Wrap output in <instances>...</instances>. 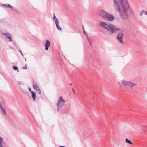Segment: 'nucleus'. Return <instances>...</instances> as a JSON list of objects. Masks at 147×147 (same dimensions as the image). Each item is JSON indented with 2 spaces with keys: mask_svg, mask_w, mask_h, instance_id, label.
<instances>
[{
  "mask_svg": "<svg viewBox=\"0 0 147 147\" xmlns=\"http://www.w3.org/2000/svg\"><path fill=\"white\" fill-rule=\"evenodd\" d=\"M72 90L74 94H75V92L73 88H72Z\"/></svg>",
  "mask_w": 147,
  "mask_h": 147,
  "instance_id": "obj_26",
  "label": "nucleus"
},
{
  "mask_svg": "<svg viewBox=\"0 0 147 147\" xmlns=\"http://www.w3.org/2000/svg\"><path fill=\"white\" fill-rule=\"evenodd\" d=\"M59 147H65L64 146H60Z\"/></svg>",
  "mask_w": 147,
  "mask_h": 147,
  "instance_id": "obj_32",
  "label": "nucleus"
},
{
  "mask_svg": "<svg viewBox=\"0 0 147 147\" xmlns=\"http://www.w3.org/2000/svg\"><path fill=\"white\" fill-rule=\"evenodd\" d=\"M6 38L8 39L9 40V41L11 42V41H12L11 38L10 36H9L8 35H6Z\"/></svg>",
  "mask_w": 147,
  "mask_h": 147,
  "instance_id": "obj_17",
  "label": "nucleus"
},
{
  "mask_svg": "<svg viewBox=\"0 0 147 147\" xmlns=\"http://www.w3.org/2000/svg\"><path fill=\"white\" fill-rule=\"evenodd\" d=\"M13 68L15 70H17L18 69V67L16 66H13Z\"/></svg>",
  "mask_w": 147,
  "mask_h": 147,
  "instance_id": "obj_22",
  "label": "nucleus"
},
{
  "mask_svg": "<svg viewBox=\"0 0 147 147\" xmlns=\"http://www.w3.org/2000/svg\"><path fill=\"white\" fill-rule=\"evenodd\" d=\"M66 102L65 100L63 99L62 96H61L59 98L57 101V111H59L64 105Z\"/></svg>",
  "mask_w": 147,
  "mask_h": 147,
  "instance_id": "obj_4",
  "label": "nucleus"
},
{
  "mask_svg": "<svg viewBox=\"0 0 147 147\" xmlns=\"http://www.w3.org/2000/svg\"><path fill=\"white\" fill-rule=\"evenodd\" d=\"M113 5L115 10L118 12L123 19L127 20L128 16L127 13L129 8L127 0H113Z\"/></svg>",
  "mask_w": 147,
  "mask_h": 147,
  "instance_id": "obj_1",
  "label": "nucleus"
},
{
  "mask_svg": "<svg viewBox=\"0 0 147 147\" xmlns=\"http://www.w3.org/2000/svg\"><path fill=\"white\" fill-rule=\"evenodd\" d=\"M3 5H5L7 7H8L9 8H12V6L10 5L9 4H5Z\"/></svg>",
  "mask_w": 147,
  "mask_h": 147,
  "instance_id": "obj_16",
  "label": "nucleus"
},
{
  "mask_svg": "<svg viewBox=\"0 0 147 147\" xmlns=\"http://www.w3.org/2000/svg\"><path fill=\"white\" fill-rule=\"evenodd\" d=\"M137 84L135 83H133L129 82L128 86H129L131 89H133V87L136 86Z\"/></svg>",
  "mask_w": 147,
  "mask_h": 147,
  "instance_id": "obj_7",
  "label": "nucleus"
},
{
  "mask_svg": "<svg viewBox=\"0 0 147 147\" xmlns=\"http://www.w3.org/2000/svg\"><path fill=\"white\" fill-rule=\"evenodd\" d=\"M87 39H88V41H90V40L89 39V38L88 37H87Z\"/></svg>",
  "mask_w": 147,
  "mask_h": 147,
  "instance_id": "obj_30",
  "label": "nucleus"
},
{
  "mask_svg": "<svg viewBox=\"0 0 147 147\" xmlns=\"http://www.w3.org/2000/svg\"><path fill=\"white\" fill-rule=\"evenodd\" d=\"M53 19L55 21V23L59 22L55 16V14H54Z\"/></svg>",
  "mask_w": 147,
  "mask_h": 147,
  "instance_id": "obj_13",
  "label": "nucleus"
},
{
  "mask_svg": "<svg viewBox=\"0 0 147 147\" xmlns=\"http://www.w3.org/2000/svg\"><path fill=\"white\" fill-rule=\"evenodd\" d=\"M9 35L10 36H11V34H9Z\"/></svg>",
  "mask_w": 147,
  "mask_h": 147,
  "instance_id": "obj_36",
  "label": "nucleus"
},
{
  "mask_svg": "<svg viewBox=\"0 0 147 147\" xmlns=\"http://www.w3.org/2000/svg\"><path fill=\"white\" fill-rule=\"evenodd\" d=\"M4 105V102L3 100H0V107L3 108L2 106H3Z\"/></svg>",
  "mask_w": 147,
  "mask_h": 147,
  "instance_id": "obj_11",
  "label": "nucleus"
},
{
  "mask_svg": "<svg viewBox=\"0 0 147 147\" xmlns=\"http://www.w3.org/2000/svg\"><path fill=\"white\" fill-rule=\"evenodd\" d=\"M4 34L5 35H6V34L5 33H4Z\"/></svg>",
  "mask_w": 147,
  "mask_h": 147,
  "instance_id": "obj_34",
  "label": "nucleus"
},
{
  "mask_svg": "<svg viewBox=\"0 0 147 147\" xmlns=\"http://www.w3.org/2000/svg\"><path fill=\"white\" fill-rule=\"evenodd\" d=\"M86 37H87H87H88V34H87V35H86Z\"/></svg>",
  "mask_w": 147,
  "mask_h": 147,
  "instance_id": "obj_33",
  "label": "nucleus"
},
{
  "mask_svg": "<svg viewBox=\"0 0 147 147\" xmlns=\"http://www.w3.org/2000/svg\"><path fill=\"white\" fill-rule=\"evenodd\" d=\"M70 85H72V84H71V83H70Z\"/></svg>",
  "mask_w": 147,
  "mask_h": 147,
  "instance_id": "obj_35",
  "label": "nucleus"
},
{
  "mask_svg": "<svg viewBox=\"0 0 147 147\" xmlns=\"http://www.w3.org/2000/svg\"><path fill=\"white\" fill-rule=\"evenodd\" d=\"M115 32L116 31V30H119V28H116L115 26Z\"/></svg>",
  "mask_w": 147,
  "mask_h": 147,
  "instance_id": "obj_23",
  "label": "nucleus"
},
{
  "mask_svg": "<svg viewBox=\"0 0 147 147\" xmlns=\"http://www.w3.org/2000/svg\"><path fill=\"white\" fill-rule=\"evenodd\" d=\"M145 11H144V10H142L141 11V12L140 13V16H142V14L144 13H145Z\"/></svg>",
  "mask_w": 147,
  "mask_h": 147,
  "instance_id": "obj_20",
  "label": "nucleus"
},
{
  "mask_svg": "<svg viewBox=\"0 0 147 147\" xmlns=\"http://www.w3.org/2000/svg\"><path fill=\"white\" fill-rule=\"evenodd\" d=\"M0 147H3L2 146H0Z\"/></svg>",
  "mask_w": 147,
  "mask_h": 147,
  "instance_id": "obj_37",
  "label": "nucleus"
},
{
  "mask_svg": "<svg viewBox=\"0 0 147 147\" xmlns=\"http://www.w3.org/2000/svg\"><path fill=\"white\" fill-rule=\"evenodd\" d=\"M33 87L34 89L36 90H38V89H40L39 87L35 85H33Z\"/></svg>",
  "mask_w": 147,
  "mask_h": 147,
  "instance_id": "obj_15",
  "label": "nucleus"
},
{
  "mask_svg": "<svg viewBox=\"0 0 147 147\" xmlns=\"http://www.w3.org/2000/svg\"><path fill=\"white\" fill-rule=\"evenodd\" d=\"M22 54V56H23V54H22V52H21V51H19Z\"/></svg>",
  "mask_w": 147,
  "mask_h": 147,
  "instance_id": "obj_31",
  "label": "nucleus"
},
{
  "mask_svg": "<svg viewBox=\"0 0 147 147\" xmlns=\"http://www.w3.org/2000/svg\"><path fill=\"white\" fill-rule=\"evenodd\" d=\"M1 109L2 111V113L4 115H5L6 114L5 111V109H4L3 108H1Z\"/></svg>",
  "mask_w": 147,
  "mask_h": 147,
  "instance_id": "obj_14",
  "label": "nucleus"
},
{
  "mask_svg": "<svg viewBox=\"0 0 147 147\" xmlns=\"http://www.w3.org/2000/svg\"><path fill=\"white\" fill-rule=\"evenodd\" d=\"M25 61H26V59H25Z\"/></svg>",
  "mask_w": 147,
  "mask_h": 147,
  "instance_id": "obj_38",
  "label": "nucleus"
},
{
  "mask_svg": "<svg viewBox=\"0 0 147 147\" xmlns=\"http://www.w3.org/2000/svg\"><path fill=\"white\" fill-rule=\"evenodd\" d=\"M3 141V138L1 137H0V146H2V144Z\"/></svg>",
  "mask_w": 147,
  "mask_h": 147,
  "instance_id": "obj_18",
  "label": "nucleus"
},
{
  "mask_svg": "<svg viewBox=\"0 0 147 147\" xmlns=\"http://www.w3.org/2000/svg\"><path fill=\"white\" fill-rule=\"evenodd\" d=\"M125 141L127 143H128L130 144H132V143L127 138H126L125 139Z\"/></svg>",
  "mask_w": 147,
  "mask_h": 147,
  "instance_id": "obj_12",
  "label": "nucleus"
},
{
  "mask_svg": "<svg viewBox=\"0 0 147 147\" xmlns=\"http://www.w3.org/2000/svg\"><path fill=\"white\" fill-rule=\"evenodd\" d=\"M45 49L46 50H48L49 47L50 45V42L49 40H47L45 45Z\"/></svg>",
  "mask_w": 147,
  "mask_h": 147,
  "instance_id": "obj_6",
  "label": "nucleus"
},
{
  "mask_svg": "<svg viewBox=\"0 0 147 147\" xmlns=\"http://www.w3.org/2000/svg\"><path fill=\"white\" fill-rule=\"evenodd\" d=\"M28 89H29V90L31 92V91H31V88H28Z\"/></svg>",
  "mask_w": 147,
  "mask_h": 147,
  "instance_id": "obj_27",
  "label": "nucleus"
},
{
  "mask_svg": "<svg viewBox=\"0 0 147 147\" xmlns=\"http://www.w3.org/2000/svg\"><path fill=\"white\" fill-rule=\"evenodd\" d=\"M99 25L100 26L105 28L111 34H113L115 32V26L112 24L106 22H101L99 23Z\"/></svg>",
  "mask_w": 147,
  "mask_h": 147,
  "instance_id": "obj_2",
  "label": "nucleus"
},
{
  "mask_svg": "<svg viewBox=\"0 0 147 147\" xmlns=\"http://www.w3.org/2000/svg\"><path fill=\"white\" fill-rule=\"evenodd\" d=\"M31 93L32 94V97L34 100L35 101L36 98V94L35 92L33 91H31Z\"/></svg>",
  "mask_w": 147,
  "mask_h": 147,
  "instance_id": "obj_9",
  "label": "nucleus"
},
{
  "mask_svg": "<svg viewBox=\"0 0 147 147\" xmlns=\"http://www.w3.org/2000/svg\"><path fill=\"white\" fill-rule=\"evenodd\" d=\"M145 14H146V15H147V11H145Z\"/></svg>",
  "mask_w": 147,
  "mask_h": 147,
  "instance_id": "obj_29",
  "label": "nucleus"
},
{
  "mask_svg": "<svg viewBox=\"0 0 147 147\" xmlns=\"http://www.w3.org/2000/svg\"><path fill=\"white\" fill-rule=\"evenodd\" d=\"M83 32H84V34L85 35H86H86H87V34L86 33V32H85V31H84V30L83 31Z\"/></svg>",
  "mask_w": 147,
  "mask_h": 147,
  "instance_id": "obj_25",
  "label": "nucleus"
},
{
  "mask_svg": "<svg viewBox=\"0 0 147 147\" xmlns=\"http://www.w3.org/2000/svg\"><path fill=\"white\" fill-rule=\"evenodd\" d=\"M98 15L103 19L112 22L114 20V17L113 15L103 10H100Z\"/></svg>",
  "mask_w": 147,
  "mask_h": 147,
  "instance_id": "obj_3",
  "label": "nucleus"
},
{
  "mask_svg": "<svg viewBox=\"0 0 147 147\" xmlns=\"http://www.w3.org/2000/svg\"><path fill=\"white\" fill-rule=\"evenodd\" d=\"M27 66L26 64L25 66L22 67V68L24 69H27Z\"/></svg>",
  "mask_w": 147,
  "mask_h": 147,
  "instance_id": "obj_24",
  "label": "nucleus"
},
{
  "mask_svg": "<svg viewBox=\"0 0 147 147\" xmlns=\"http://www.w3.org/2000/svg\"><path fill=\"white\" fill-rule=\"evenodd\" d=\"M89 43H90V45H92V42H90V41H88Z\"/></svg>",
  "mask_w": 147,
  "mask_h": 147,
  "instance_id": "obj_28",
  "label": "nucleus"
},
{
  "mask_svg": "<svg viewBox=\"0 0 147 147\" xmlns=\"http://www.w3.org/2000/svg\"><path fill=\"white\" fill-rule=\"evenodd\" d=\"M37 93H38L40 94V95L41 94V90H40V89H38V90H37Z\"/></svg>",
  "mask_w": 147,
  "mask_h": 147,
  "instance_id": "obj_19",
  "label": "nucleus"
},
{
  "mask_svg": "<svg viewBox=\"0 0 147 147\" xmlns=\"http://www.w3.org/2000/svg\"><path fill=\"white\" fill-rule=\"evenodd\" d=\"M55 25L56 26L57 28L58 29V30L60 31H61L62 30L61 28H60L59 26V22L55 23Z\"/></svg>",
  "mask_w": 147,
  "mask_h": 147,
  "instance_id": "obj_10",
  "label": "nucleus"
},
{
  "mask_svg": "<svg viewBox=\"0 0 147 147\" xmlns=\"http://www.w3.org/2000/svg\"><path fill=\"white\" fill-rule=\"evenodd\" d=\"M125 90L127 92H130V90L129 89H127V88H125Z\"/></svg>",
  "mask_w": 147,
  "mask_h": 147,
  "instance_id": "obj_21",
  "label": "nucleus"
},
{
  "mask_svg": "<svg viewBox=\"0 0 147 147\" xmlns=\"http://www.w3.org/2000/svg\"><path fill=\"white\" fill-rule=\"evenodd\" d=\"M121 82L124 85L128 86L129 82L127 81L123 80L121 81Z\"/></svg>",
  "mask_w": 147,
  "mask_h": 147,
  "instance_id": "obj_8",
  "label": "nucleus"
},
{
  "mask_svg": "<svg viewBox=\"0 0 147 147\" xmlns=\"http://www.w3.org/2000/svg\"><path fill=\"white\" fill-rule=\"evenodd\" d=\"M123 33L122 32H120L119 33L117 38V39L118 42L121 44H123Z\"/></svg>",
  "mask_w": 147,
  "mask_h": 147,
  "instance_id": "obj_5",
  "label": "nucleus"
}]
</instances>
